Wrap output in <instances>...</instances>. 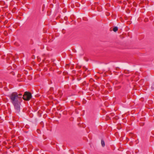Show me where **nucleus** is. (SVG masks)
Listing matches in <instances>:
<instances>
[{
	"label": "nucleus",
	"mask_w": 154,
	"mask_h": 154,
	"mask_svg": "<svg viewBox=\"0 0 154 154\" xmlns=\"http://www.w3.org/2000/svg\"><path fill=\"white\" fill-rule=\"evenodd\" d=\"M48 92H49V91H48Z\"/></svg>",
	"instance_id": "obj_23"
},
{
	"label": "nucleus",
	"mask_w": 154,
	"mask_h": 154,
	"mask_svg": "<svg viewBox=\"0 0 154 154\" xmlns=\"http://www.w3.org/2000/svg\"><path fill=\"white\" fill-rule=\"evenodd\" d=\"M50 70H52V68H50Z\"/></svg>",
	"instance_id": "obj_18"
},
{
	"label": "nucleus",
	"mask_w": 154,
	"mask_h": 154,
	"mask_svg": "<svg viewBox=\"0 0 154 154\" xmlns=\"http://www.w3.org/2000/svg\"><path fill=\"white\" fill-rule=\"evenodd\" d=\"M48 82H49V81H48Z\"/></svg>",
	"instance_id": "obj_22"
},
{
	"label": "nucleus",
	"mask_w": 154,
	"mask_h": 154,
	"mask_svg": "<svg viewBox=\"0 0 154 154\" xmlns=\"http://www.w3.org/2000/svg\"><path fill=\"white\" fill-rule=\"evenodd\" d=\"M109 14H109V13H106V15L107 16H108V15H109Z\"/></svg>",
	"instance_id": "obj_14"
},
{
	"label": "nucleus",
	"mask_w": 154,
	"mask_h": 154,
	"mask_svg": "<svg viewBox=\"0 0 154 154\" xmlns=\"http://www.w3.org/2000/svg\"><path fill=\"white\" fill-rule=\"evenodd\" d=\"M144 124V122L140 123V125L141 126H143Z\"/></svg>",
	"instance_id": "obj_11"
},
{
	"label": "nucleus",
	"mask_w": 154,
	"mask_h": 154,
	"mask_svg": "<svg viewBox=\"0 0 154 154\" xmlns=\"http://www.w3.org/2000/svg\"><path fill=\"white\" fill-rule=\"evenodd\" d=\"M37 60L39 62H40L41 61V59L39 57H37Z\"/></svg>",
	"instance_id": "obj_9"
},
{
	"label": "nucleus",
	"mask_w": 154,
	"mask_h": 154,
	"mask_svg": "<svg viewBox=\"0 0 154 154\" xmlns=\"http://www.w3.org/2000/svg\"><path fill=\"white\" fill-rule=\"evenodd\" d=\"M83 69L85 70V71H84V72L83 73L84 76V77H86L87 75H89L90 74V72L89 71H88L87 72V73H86L85 72L87 70V69L85 67H83Z\"/></svg>",
	"instance_id": "obj_4"
},
{
	"label": "nucleus",
	"mask_w": 154,
	"mask_h": 154,
	"mask_svg": "<svg viewBox=\"0 0 154 154\" xmlns=\"http://www.w3.org/2000/svg\"><path fill=\"white\" fill-rule=\"evenodd\" d=\"M7 33V32L6 31H5V32H4V34H5Z\"/></svg>",
	"instance_id": "obj_15"
},
{
	"label": "nucleus",
	"mask_w": 154,
	"mask_h": 154,
	"mask_svg": "<svg viewBox=\"0 0 154 154\" xmlns=\"http://www.w3.org/2000/svg\"><path fill=\"white\" fill-rule=\"evenodd\" d=\"M151 88L152 89H154V83L152 84L151 86Z\"/></svg>",
	"instance_id": "obj_10"
},
{
	"label": "nucleus",
	"mask_w": 154,
	"mask_h": 154,
	"mask_svg": "<svg viewBox=\"0 0 154 154\" xmlns=\"http://www.w3.org/2000/svg\"><path fill=\"white\" fill-rule=\"evenodd\" d=\"M53 97V96H51V95H50V96H49V97Z\"/></svg>",
	"instance_id": "obj_17"
},
{
	"label": "nucleus",
	"mask_w": 154,
	"mask_h": 154,
	"mask_svg": "<svg viewBox=\"0 0 154 154\" xmlns=\"http://www.w3.org/2000/svg\"><path fill=\"white\" fill-rule=\"evenodd\" d=\"M54 60H51V61H52V62H54Z\"/></svg>",
	"instance_id": "obj_19"
},
{
	"label": "nucleus",
	"mask_w": 154,
	"mask_h": 154,
	"mask_svg": "<svg viewBox=\"0 0 154 154\" xmlns=\"http://www.w3.org/2000/svg\"><path fill=\"white\" fill-rule=\"evenodd\" d=\"M53 64V65H54V63H53V64Z\"/></svg>",
	"instance_id": "obj_20"
},
{
	"label": "nucleus",
	"mask_w": 154,
	"mask_h": 154,
	"mask_svg": "<svg viewBox=\"0 0 154 154\" xmlns=\"http://www.w3.org/2000/svg\"><path fill=\"white\" fill-rule=\"evenodd\" d=\"M21 100H19L16 102L12 103L14 105L15 109L17 111H19L20 108V102Z\"/></svg>",
	"instance_id": "obj_3"
},
{
	"label": "nucleus",
	"mask_w": 154,
	"mask_h": 154,
	"mask_svg": "<svg viewBox=\"0 0 154 154\" xmlns=\"http://www.w3.org/2000/svg\"><path fill=\"white\" fill-rule=\"evenodd\" d=\"M22 95L21 94H18L16 92H13L10 95L9 98L11 102L13 103L19 100H22Z\"/></svg>",
	"instance_id": "obj_1"
},
{
	"label": "nucleus",
	"mask_w": 154,
	"mask_h": 154,
	"mask_svg": "<svg viewBox=\"0 0 154 154\" xmlns=\"http://www.w3.org/2000/svg\"><path fill=\"white\" fill-rule=\"evenodd\" d=\"M53 6V5L52 4H51L50 5V7L51 8H52Z\"/></svg>",
	"instance_id": "obj_12"
},
{
	"label": "nucleus",
	"mask_w": 154,
	"mask_h": 154,
	"mask_svg": "<svg viewBox=\"0 0 154 154\" xmlns=\"http://www.w3.org/2000/svg\"><path fill=\"white\" fill-rule=\"evenodd\" d=\"M53 89H54V88H52V87L50 88L49 91H50V92H51L50 93L51 94H53L54 93Z\"/></svg>",
	"instance_id": "obj_5"
},
{
	"label": "nucleus",
	"mask_w": 154,
	"mask_h": 154,
	"mask_svg": "<svg viewBox=\"0 0 154 154\" xmlns=\"http://www.w3.org/2000/svg\"><path fill=\"white\" fill-rule=\"evenodd\" d=\"M37 131L39 133V129H37Z\"/></svg>",
	"instance_id": "obj_16"
},
{
	"label": "nucleus",
	"mask_w": 154,
	"mask_h": 154,
	"mask_svg": "<svg viewBox=\"0 0 154 154\" xmlns=\"http://www.w3.org/2000/svg\"><path fill=\"white\" fill-rule=\"evenodd\" d=\"M50 37H51L53 39V38H54V37L52 36V35H51V36H49V38H50Z\"/></svg>",
	"instance_id": "obj_13"
},
{
	"label": "nucleus",
	"mask_w": 154,
	"mask_h": 154,
	"mask_svg": "<svg viewBox=\"0 0 154 154\" xmlns=\"http://www.w3.org/2000/svg\"><path fill=\"white\" fill-rule=\"evenodd\" d=\"M31 97L32 94L31 93L27 91L25 92L23 97V99L26 101L29 100Z\"/></svg>",
	"instance_id": "obj_2"
},
{
	"label": "nucleus",
	"mask_w": 154,
	"mask_h": 154,
	"mask_svg": "<svg viewBox=\"0 0 154 154\" xmlns=\"http://www.w3.org/2000/svg\"><path fill=\"white\" fill-rule=\"evenodd\" d=\"M101 143L102 146L104 147L105 146V143L104 141L103 140H101Z\"/></svg>",
	"instance_id": "obj_7"
},
{
	"label": "nucleus",
	"mask_w": 154,
	"mask_h": 154,
	"mask_svg": "<svg viewBox=\"0 0 154 154\" xmlns=\"http://www.w3.org/2000/svg\"><path fill=\"white\" fill-rule=\"evenodd\" d=\"M75 104L76 105H80V104L79 103V102H77V101H75Z\"/></svg>",
	"instance_id": "obj_8"
},
{
	"label": "nucleus",
	"mask_w": 154,
	"mask_h": 154,
	"mask_svg": "<svg viewBox=\"0 0 154 154\" xmlns=\"http://www.w3.org/2000/svg\"><path fill=\"white\" fill-rule=\"evenodd\" d=\"M113 30L115 32H116L118 30V27L116 26L115 27L113 28Z\"/></svg>",
	"instance_id": "obj_6"
},
{
	"label": "nucleus",
	"mask_w": 154,
	"mask_h": 154,
	"mask_svg": "<svg viewBox=\"0 0 154 154\" xmlns=\"http://www.w3.org/2000/svg\"><path fill=\"white\" fill-rule=\"evenodd\" d=\"M79 72H82V71H80Z\"/></svg>",
	"instance_id": "obj_21"
}]
</instances>
